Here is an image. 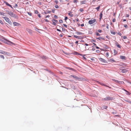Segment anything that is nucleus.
Segmentation results:
<instances>
[{"mask_svg":"<svg viewBox=\"0 0 131 131\" xmlns=\"http://www.w3.org/2000/svg\"><path fill=\"white\" fill-rule=\"evenodd\" d=\"M86 1H83L81 2V3L82 4H85L86 3Z\"/></svg>","mask_w":131,"mask_h":131,"instance_id":"nucleus-20","label":"nucleus"},{"mask_svg":"<svg viewBox=\"0 0 131 131\" xmlns=\"http://www.w3.org/2000/svg\"><path fill=\"white\" fill-rule=\"evenodd\" d=\"M100 84L101 85H102V86H106V87H108L110 88H111L109 86H108V85H106L105 84H104L102 83H100Z\"/></svg>","mask_w":131,"mask_h":131,"instance_id":"nucleus-16","label":"nucleus"},{"mask_svg":"<svg viewBox=\"0 0 131 131\" xmlns=\"http://www.w3.org/2000/svg\"><path fill=\"white\" fill-rule=\"evenodd\" d=\"M124 26L126 28H128V26L126 25H124Z\"/></svg>","mask_w":131,"mask_h":131,"instance_id":"nucleus-42","label":"nucleus"},{"mask_svg":"<svg viewBox=\"0 0 131 131\" xmlns=\"http://www.w3.org/2000/svg\"><path fill=\"white\" fill-rule=\"evenodd\" d=\"M57 30L58 31H60V32H61V31L59 29H57Z\"/></svg>","mask_w":131,"mask_h":131,"instance_id":"nucleus-57","label":"nucleus"},{"mask_svg":"<svg viewBox=\"0 0 131 131\" xmlns=\"http://www.w3.org/2000/svg\"><path fill=\"white\" fill-rule=\"evenodd\" d=\"M96 52L97 53H100V51L99 50H97L96 51Z\"/></svg>","mask_w":131,"mask_h":131,"instance_id":"nucleus-41","label":"nucleus"},{"mask_svg":"<svg viewBox=\"0 0 131 131\" xmlns=\"http://www.w3.org/2000/svg\"><path fill=\"white\" fill-rule=\"evenodd\" d=\"M63 25L66 28H67V25L65 24H63Z\"/></svg>","mask_w":131,"mask_h":131,"instance_id":"nucleus-51","label":"nucleus"},{"mask_svg":"<svg viewBox=\"0 0 131 131\" xmlns=\"http://www.w3.org/2000/svg\"><path fill=\"white\" fill-rule=\"evenodd\" d=\"M85 45L87 46L89 45L87 43H85L84 45L82 44L81 46V47L80 48V50L82 52L84 51H85L86 50V47L85 46Z\"/></svg>","mask_w":131,"mask_h":131,"instance_id":"nucleus-1","label":"nucleus"},{"mask_svg":"<svg viewBox=\"0 0 131 131\" xmlns=\"http://www.w3.org/2000/svg\"><path fill=\"white\" fill-rule=\"evenodd\" d=\"M76 20L77 21H79V19H78V18H77V19H76Z\"/></svg>","mask_w":131,"mask_h":131,"instance_id":"nucleus-63","label":"nucleus"},{"mask_svg":"<svg viewBox=\"0 0 131 131\" xmlns=\"http://www.w3.org/2000/svg\"><path fill=\"white\" fill-rule=\"evenodd\" d=\"M100 6H99L95 8V9L97 10V11H99V10H100Z\"/></svg>","mask_w":131,"mask_h":131,"instance_id":"nucleus-24","label":"nucleus"},{"mask_svg":"<svg viewBox=\"0 0 131 131\" xmlns=\"http://www.w3.org/2000/svg\"><path fill=\"white\" fill-rule=\"evenodd\" d=\"M106 28L107 29H108V28H108V24H107V26H106Z\"/></svg>","mask_w":131,"mask_h":131,"instance_id":"nucleus-55","label":"nucleus"},{"mask_svg":"<svg viewBox=\"0 0 131 131\" xmlns=\"http://www.w3.org/2000/svg\"><path fill=\"white\" fill-rule=\"evenodd\" d=\"M123 38L124 39H126L127 38L126 36H124L123 37Z\"/></svg>","mask_w":131,"mask_h":131,"instance_id":"nucleus-35","label":"nucleus"},{"mask_svg":"<svg viewBox=\"0 0 131 131\" xmlns=\"http://www.w3.org/2000/svg\"><path fill=\"white\" fill-rule=\"evenodd\" d=\"M18 6V5L17 4H16L15 5V6H14V7H17Z\"/></svg>","mask_w":131,"mask_h":131,"instance_id":"nucleus-54","label":"nucleus"},{"mask_svg":"<svg viewBox=\"0 0 131 131\" xmlns=\"http://www.w3.org/2000/svg\"><path fill=\"white\" fill-rule=\"evenodd\" d=\"M96 39H98L99 40H104L105 39V38L102 37H99L96 38Z\"/></svg>","mask_w":131,"mask_h":131,"instance_id":"nucleus-13","label":"nucleus"},{"mask_svg":"<svg viewBox=\"0 0 131 131\" xmlns=\"http://www.w3.org/2000/svg\"><path fill=\"white\" fill-rule=\"evenodd\" d=\"M96 21L95 19H91L88 21V24H92L94 23Z\"/></svg>","mask_w":131,"mask_h":131,"instance_id":"nucleus-6","label":"nucleus"},{"mask_svg":"<svg viewBox=\"0 0 131 131\" xmlns=\"http://www.w3.org/2000/svg\"><path fill=\"white\" fill-rule=\"evenodd\" d=\"M28 14L29 15H30V16H31V13H29V12H28Z\"/></svg>","mask_w":131,"mask_h":131,"instance_id":"nucleus-49","label":"nucleus"},{"mask_svg":"<svg viewBox=\"0 0 131 131\" xmlns=\"http://www.w3.org/2000/svg\"><path fill=\"white\" fill-rule=\"evenodd\" d=\"M73 77L76 80H78L79 81H82L83 80V78H79L78 77L75 76L73 75H71L70 77Z\"/></svg>","mask_w":131,"mask_h":131,"instance_id":"nucleus-4","label":"nucleus"},{"mask_svg":"<svg viewBox=\"0 0 131 131\" xmlns=\"http://www.w3.org/2000/svg\"><path fill=\"white\" fill-rule=\"evenodd\" d=\"M0 57H1V58H3V59H4V57L2 55H0Z\"/></svg>","mask_w":131,"mask_h":131,"instance_id":"nucleus-39","label":"nucleus"},{"mask_svg":"<svg viewBox=\"0 0 131 131\" xmlns=\"http://www.w3.org/2000/svg\"><path fill=\"white\" fill-rule=\"evenodd\" d=\"M13 24L14 26H19L20 25V24L19 23H18L17 22H14L13 23Z\"/></svg>","mask_w":131,"mask_h":131,"instance_id":"nucleus-10","label":"nucleus"},{"mask_svg":"<svg viewBox=\"0 0 131 131\" xmlns=\"http://www.w3.org/2000/svg\"><path fill=\"white\" fill-rule=\"evenodd\" d=\"M111 34H112L113 35H115L116 34L115 32H113V31H111Z\"/></svg>","mask_w":131,"mask_h":131,"instance_id":"nucleus-32","label":"nucleus"},{"mask_svg":"<svg viewBox=\"0 0 131 131\" xmlns=\"http://www.w3.org/2000/svg\"><path fill=\"white\" fill-rule=\"evenodd\" d=\"M54 2L56 4H57L58 3V1L57 0H56Z\"/></svg>","mask_w":131,"mask_h":131,"instance_id":"nucleus-44","label":"nucleus"},{"mask_svg":"<svg viewBox=\"0 0 131 131\" xmlns=\"http://www.w3.org/2000/svg\"><path fill=\"white\" fill-rule=\"evenodd\" d=\"M98 31L99 32H101L102 31V30H101L99 29L98 30Z\"/></svg>","mask_w":131,"mask_h":131,"instance_id":"nucleus-45","label":"nucleus"},{"mask_svg":"<svg viewBox=\"0 0 131 131\" xmlns=\"http://www.w3.org/2000/svg\"><path fill=\"white\" fill-rule=\"evenodd\" d=\"M84 24H82L81 25V26L82 27H83L84 26Z\"/></svg>","mask_w":131,"mask_h":131,"instance_id":"nucleus-62","label":"nucleus"},{"mask_svg":"<svg viewBox=\"0 0 131 131\" xmlns=\"http://www.w3.org/2000/svg\"><path fill=\"white\" fill-rule=\"evenodd\" d=\"M69 12L68 13V15L70 17H73V14H72L71 12Z\"/></svg>","mask_w":131,"mask_h":131,"instance_id":"nucleus-17","label":"nucleus"},{"mask_svg":"<svg viewBox=\"0 0 131 131\" xmlns=\"http://www.w3.org/2000/svg\"><path fill=\"white\" fill-rule=\"evenodd\" d=\"M52 21L53 22L52 24L54 25H56V23L58 22V21L55 19H53L52 20Z\"/></svg>","mask_w":131,"mask_h":131,"instance_id":"nucleus-8","label":"nucleus"},{"mask_svg":"<svg viewBox=\"0 0 131 131\" xmlns=\"http://www.w3.org/2000/svg\"><path fill=\"white\" fill-rule=\"evenodd\" d=\"M0 53L5 54H7L8 53V52L2 50H0Z\"/></svg>","mask_w":131,"mask_h":131,"instance_id":"nucleus-11","label":"nucleus"},{"mask_svg":"<svg viewBox=\"0 0 131 131\" xmlns=\"http://www.w3.org/2000/svg\"><path fill=\"white\" fill-rule=\"evenodd\" d=\"M109 61L111 62H116L115 60L113 58L110 59L109 60Z\"/></svg>","mask_w":131,"mask_h":131,"instance_id":"nucleus-14","label":"nucleus"},{"mask_svg":"<svg viewBox=\"0 0 131 131\" xmlns=\"http://www.w3.org/2000/svg\"><path fill=\"white\" fill-rule=\"evenodd\" d=\"M102 16H103V14L102 13V12H101V13L100 15V20H101V19H102Z\"/></svg>","mask_w":131,"mask_h":131,"instance_id":"nucleus-18","label":"nucleus"},{"mask_svg":"<svg viewBox=\"0 0 131 131\" xmlns=\"http://www.w3.org/2000/svg\"><path fill=\"white\" fill-rule=\"evenodd\" d=\"M113 80L116 83H119V81H118L117 80H116L115 79H113Z\"/></svg>","mask_w":131,"mask_h":131,"instance_id":"nucleus-27","label":"nucleus"},{"mask_svg":"<svg viewBox=\"0 0 131 131\" xmlns=\"http://www.w3.org/2000/svg\"><path fill=\"white\" fill-rule=\"evenodd\" d=\"M116 45L117 47H118V48H121V46L119 44L117 43L116 44Z\"/></svg>","mask_w":131,"mask_h":131,"instance_id":"nucleus-28","label":"nucleus"},{"mask_svg":"<svg viewBox=\"0 0 131 131\" xmlns=\"http://www.w3.org/2000/svg\"><path fill=\"white\" fill-rule=\"evenodd\" d=\"M38 16L39 17H41V16H40V14H38Z\"/></svg>","mask_w":131,"mask_h":131,"instance_id":"nucleus-60","label":"nucleus"},{"mask_svg":"<svg viewBox=\"0 0 131 131\" xmlns=\"http://www.w3.org/2000/svg\"><path fill=\"white\" fill-rule=\"evenodd\" d=\"M73 36L75 38H77L78 39H81L83 38L81 36H78L75 35H74Z\"/></svg>","mask_w":131,"mask_h":131,"instance_id":"nucleus-9","label":"nucleus"},{"mask_svg":"<svg viewBox=\"0 0 131 131\" xmlns=\"http://www.w3.org/2000/svg\"><path fill=\"white\" fill-rule=\"evenodd\" d=\"M115 19H113V22H114L115 21Z\"/></svg>","mask_w":131,"mask_h":131,"instance_id":"nucleus-61","label":"nucleus"},{"mask_svg":"<svg viewBox=\"0 0 131 131\" xmlns=\"http://www.w3.org/2000/svg\"><path fill=\"white\" fill-rule=\"evenodd\" d=\"M96 35L97 36H100V34L98 33H96Z\"/></svg>","mask_w":131,"mask_h":131,"instance_id":"nucleus-46","label":"nucleus"},{"mask_svg":"<svg viewBox=\"0 0 131 131\" xmlns=\"http://www.w3.org/2000/svg\"><path fill=\"white\" fill-rule=\"evenodd\" d=\"M91 41L92 42H95V40L94 39H92L91 40Z\"/></svg>","mask_w":131,"mask_h":131,"instance_id":"nucleus-36","label":"nucleus"},{"mask_svg":"<svg viewBox=\"0 0 131 131\" xmlns=\"http://www.w3.org/2000/svg\"><path fill=\"white\" fill-rule=\"evenodd\" d=\"M105 56H106L107 57H108V52H106L105 53Z\"/></svg>","mask_w":131,"mask_h":131,"instance_id":"nucleus-33","label":"nucleus"},{"mask_svg":"<svg viewBox=\"0 0 131 131\" xmlns=\"http://www.w3.org/2000/svg\"><path fill=\"white\" fill-rule=\"evenodd\" d=\"M96 48L97 49H100V48L97 46H96Z\"/></svg>","mask_w":131,"mask_h":131,"instance_id":"nucleus-58","label":"nucleus"},{"mask_svg":"<svg viewBox=\"0 0 131 131\" xmlns=\"http://www.w3.org/2000/svg\"><path fill=\"white\" fill-rule=\"evenodd\" d=\"M114 116H117V117H120V115H115Z\"/></svg>","mask_w":131,"mask_h":131,"instance_id":"nucleus-48","label":"nucleus"},{"mask_svg":"<svg viewBox=\"0 0 131 131\" xmlns=\"http://www.w3.org/2000/svg\"><path fill=\"white\" fill-rule=\"evenodd\" d=\"M79 53L78 52H74V54H77V55H79Z\"/></svg>","mask_w":131,"mask_h":131,"instance_id":"nucleus-34","label":"nucleus"},{"mask_svg":"<svg viewBox=\"0 0 131 131\" xmlns=\"http://www.w3.org/2000/svg\"><path fill=\"white\" fill-rule=\"evenodd\" d=\"M128 71V70L126 69H124L122 70L121 72L123 73H126Z\"/></svg>","mask_w":131,"mask_h":131,"instance_id":"nucleus-12","label":"nucleus"},{"mask_svg":"<svg viewBox=\"0 0 131 131\" xmlns=\"http://www.w3.org/2000/svg\"><path fill=\"white\" fill-rule=\"evenodd\" d=\"M107 108V106H103V108L104 109H106Z\"/></svg>","mask_w":131,"mask_h":131,"instance_id":"nucleus-29","label":"nucleus"},{"mask_svg":"<svg viewBox=\"0 0 131 131\" xmlns=\"http://www.w3.org/2000/svg\"><path fill=\"white\" fill-rule=\"evenodd\" d=\"M59 22L60 23H62L63 22V20H60L59 21Z\"/></svg>","mask_w":131,"mask_h":131,"instance_id":"nucleus-47","label":"nucleus"},{"mask_svg":"<svg viewBox=\"0 0 131 131\" xmlns=\"http://www.w3.org/2000/svg\"><path fill=\"white\" fill-rule=\"evenodd\" d=\"M51 12L50 11L47 10L46 12H44V13L45 14H46L48 13H50Z\"/></svg>","mask_w":131,"mask_h":131,"instance_id":"nucleus-19","label":"nucleus"},{"mask_svg":"<svg viewBox=\"0 0 131 131\" xmlns=\"http://www.w3.org/2000/svg\"><path fill=\"white\" fill-rule=\"evenodd\" d=\"M27 30L28 32H29L30 33H31L32 32V31L30 29H27Z\"/></svg>","mask_w":131,"mask_h":131,"instance_id":"nucleus-23","label":"nucleus"},{"mask_svg":"<svg viewBox=\"0 0 131 131\" xmlns=\"http://www.w3.org/2000/svg\"><path fill=\"white\" fill-rule=\"evenodd\" d=\"M4 18L5 20L9 24H12V22L8 18L6 17H4Z\"/></svg>","mask_w":131,"mask_h":131,"instance_id":"nucleus-5","label":"nucleus"},{"mask_svg":"<svg viewBox=\"0 0 131 131\" xmlns=\"http://www.w3.org/2000/svg\"><path fill=\"white\" fill-rule=\"evenodd\" d=\"M114 53L115 54H116L117 53V52L116 50H114Z\"/></svg>","mask_w":131,"mask_h":131,"instance_id":"nucleus-38","label":"nucleus"},{"mask_svg":"<svg viewBox=\"0 0 131 131\" xmlns=\"http://www.w3.org/2000/svg\"><path fill=\"white\" fill-rule=\"evenodd\" d=\"M68 19V17H67V16H66L65 17V20H66L67 19Z\"/></svg>","mask_w":131,"mask_h":131,"instance_id":"nucleus-53","label":"nucleus"},{"mask_svg":"<svg viewBox=\"0 0 131 131\" xmlns=\"http://www.w3.org/2000/svg\"><path fill=\"white\" fill-rule=\"evenodd\" d=\"M118 34L120 36H121L122 35V34L121 33H119Z\"/></svg>","mask_w":131,"mask_h":131,"instance_id":"nucleus-59","label":"nucleus"},{"mask_svg":"<svg viewBox=\"0 0 131 131\" xmlns=\"http://www.w3.org/2000/svg\"><path fill=\"white\" fill-rule=\"evenodd\" d=\"M123 90L124 91H126V92H128V93H129L126 90H125L124 89H123Z\"/></svg>","mask_w":131,"mask_h":131,"instance_id":"nucleus-52","label":"nucleus"},{"mask_svg":"<svg viewBox=\"0 0 131 131\" xmlns=\"http://www.w3.org/2000/svg\"><path fill=\"white\" fill-rule=\"evenodd\" d=\"M54 17L55 18H57V16L56 15H54Z\"/></svg>","mask_w":131,"mask_h":131,"instance_id":"nucleus-56","label":"nucleus"},{"mask_svg":"<svg viewBox=\"0 0 131 131\" xmlns=\"http://www.w3.org/2000/svg\"><path fill=\"white\" fill-rule=\"evenodd\" d=\"M125 58V57L124 56H120V58L122 59H124Z\"/></svg>","mask_w":131,"mask_h":131,"instance_id":"nucleus-22","label":"nucleus"},{"mask_svg":"<svg viewBox=\"0 0 131 131\" xmlns=\"http://www.w3.org/2000/svg\"><path fill=\"white\" fill-rule=\"evenodd\" d=\"M7 13L10 16H11L13 17L16 18L17 17V16L15 13L11 11H9Z\"/></svg>","mask_w":131,"mask_h":131,"instance_id":"nucleus-3","label":"nucleus"},{"mask_svg":"<svg viewBox=\"0 0 131 131\" xmlns=\"http://www.w3.org/2000/svg\"><path fill=\"white\" fill-rule=\"evenodd\" d=\"M99 60L101 62H103L104 63H106L107 62L105 59L102 58H100L99 59Z\"/></svg>","mask_w":131,"mask_h":131,"instance_id":"nucleus-7","label":"nucleus"},{"mask_svg":"<svg viewBox=\"0 0 131 131\" xmlns=\"http://www.w3.org/2000/svg\"><path fill=\"white\" fill-rule=\"evenodd\" d=\"M124 100L127 102H129V103H130V104H131V101L129 100Z\"/></svg>","mask_w":131,"mask_h":131,"instance_id":"nucleus-25","label":"nucleus"},{"mask_svg":"<svg viewBox=\"0 0 131 131\" xmlns=\"http://www.w3.org/2000/svg\"><path fill=\"white\" fill-rule=\"evenodd\" d=\"M84 10L82 8H81L80 9V11L81 12H82Z\"/></svg>","mask_w":131,"mask_h":131,"instance_id":"nucleus-40","label":"nucleus"},{"mask_svg":"<svg viewBox=\"0 0 131 131\" xmlns=\"http://www.w3.org/2000/svg\"><path fill=\"white\" fill-rule=\"evenodd\" d=\"M127 82L131 84V82L130 81H128Z\"/></svg>","mask_w":131,"mask_h":131,"instance_id":"nucleus-64","label":"nucleus"},{"mask_svg":"<svg viewBox=\"0 0 131 131\" xmlns=\"http://www.w3.org/2000/svg\"><path fill=\"white\" fill-rule=\"evenodd\" d=\"M0 23L2 24H4L3 22L0 19Z\"/></svg>","mask_w":131,"mask_h":131,"instance_id":"nucleus-43","label":"nucleus"},{"mask_svg":"<svg viewBox=\"0 0 131 131\" xmlns=\"http://www.w3.org/2000/svg\"><path fill=\"white\" fill-rule=\"evenodd\" d=\"M35 12L36 14H38V12L37 10H35Z\"/></svg>","mask_w":131,"mask_h":131,"instance_id":"nucleus-37","label":"nucleus"},{"mask_svg":"<svg viewBox=\"0 0 131 131\" xmlns=\"http://www.w3.org/2000/svg\"><path fill=\"white\" fill-rule=\"evenodd\" d=\"M73 1L74 3H76L77 2H78V0H74Z\"/></svg>","mask_w":131,"mask_h":131,"instance_id":"nucleus-31","label":"nucleus"},{"mask_svg":"<svg viewBox=\"0 0 131 131\" xmlns=\"http://www.w3.org/2000/svg\"><path fill=\"white\" fill-rule=\"evenodd\" d=\"M114 98L112 97H111L109 96H107L106 97L103 99H102L103 101H108L109 100H114Z\"/></svg>","mask_w":131,"mask_h":131,"instance_id":"nucleus-2","label":"nucleus"},{"mask_svg":"<svg viewBox=\"0 0 131 131\" xmlns=\"http://www.w3.org/2000/svg\"><path fill=\"white\" fill-rule=\"evenodd\" d=\"M45 21H46V22H49V20H48V19H45Z\"/></svg>","mask_w":131,"mask_h":131,"instance_id":"nucleus-50","label":"nucleus"},{"mask_svg":"<svg viewBox=\"0 0 131 131\" xmlns=\"http://www.w3.org/2000/svg\"><path fill=\"white\" fill-rule=\"evenodd\" d=\"M76 34L78 35H83L84 34L82 32L79 31H77L76 32Z\"/></svg>","mask_w":131,"mask_h":131,"instance_id":"nucleus-15","label":"nucleus"},{"mask_svg":"<svg viewBox=\"0 0 131 131\" xmlns=\"http://www.w3.org/2000/svg\"><path fill=\"white\" fill-rule=\"evenodd\" d=\"M54 7L56 8H59V6L58 5H55Z\"/></svg>","mask_w":131,"mask_h":131,"instance_id":"nucleus-30","label":"nucleus"},{"mask_svg":"<svg viewBox=\"0 0 131 131\" xmlns=\"http://www.w3.org/2000/svg\"><path fill=\"white\" fill-rule=\"evenodd\" d=\"M5 13L3 12H0V15H3V16H5Z\"/></svg>","mask_w":131,"mask_h":131,"instance_id":"nucleus-26","label":"nucleus"},{"mask_svg":"<svg viewBox=\"0 0 131 131\" xmlns=\"http://www.w3.org/2000/svg\"><path fill=\"white\" fill-rule=\"evenodd\" d=\"M6 5L11 7L12 8H13V7L10 4H8V3L7 2H6Z\"/></svg>","mask_w":131,"mask_h":131,"instance_id":"nucleus-21","label":"nucleus"}]
</instances>
